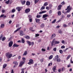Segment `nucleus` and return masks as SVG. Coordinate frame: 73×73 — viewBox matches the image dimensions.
I'll return each mask as SVG.
<instances>
[{"instance_id":"8","label":"nucleus","mask_w":73,"mask_h":73,"mask_svg":"<svg viewBox=\"0 0 73 73\" xmlns=\"http://www.w3.org/2000/svg\"><path fill=\"white\" fill-rule=\"evenodd\" d=\"M56 34L54 33L53 34H52L50 37L51 39H53V38H54V37H56Z\"/></svg>"},{"instance_id":"47","label":"nucleus","mask_w":73,"mask_h":73,"mask_svg":"<svg viewBox=\"0 0 73 73\" xmlns=\"http://www.w3.org/2000/svg\"><path fill=\"white\" fill-rule=\"evenodd\" d=\"M70 17V15H67V17H68V18H69Z\"/></svg>"},{"instance_id":"60","label":"nucleus","mask_w":73,"mask_h":73,"mask_svg":"<svg viewBox=\"0 0 73 73\" xmlns=\"http://www.w3.org/2000/svg\"><path fill=\"white\" fill-rule=\"evenodd\" d=\"M5 11L4 10L2 9V13H4L5 12Z\"/></svg>"},{"instance_id":"29","label":"nucleus","mask_w":73,"mask_h":73,"mask_svg":"<svg viewBox=\"0 0 73 73\" xmlns=\"http://www.w3.org/2000/svg\"><path fill=\"white\" fill-rule=\"evenodd\" d=\"M59 58V56H58V55H56L55 56V59H58V58Z\"/></svg>"},{"instance_id":"23","label":"nucleus","mask_w":73,"mask_h":73,"mask_svg":"<svg viewBox=\"0 0 73 73\" xmlns=\"http://www.w3.org/2000/svg\"><path fill=\"white\" fill-rule=\"evenodd\" d=\"M57 14L58 16H60L61 15V12L59 11L57 12Z\"/></svg>"},{"instance_id":"59","label":"nucleus","mask_w":73,"mask_h":73,"mask_svg":"<svg viewBox=\"0 0 73 73\" xmlns=\"http://www.w3.org/2000/svg\"><path fill=\"white\" fill-rule=\"evenodd\" d=\"M37 65V63L35 64L34 66V67H36Z\"/></svg>"},{"instance_id":"9","label":"nucleus","mask_w":73,"mask_h":73,"mask_svg":"<svg viewBox=\"0 0 73 73\" xmlns=\"http://www.w3.org/2000/svg\"><path fill=\"white\" fill-rule=\"evenodd\" d=\"M72 9V7H70L69 9L66 12V13H69V12H70V11H71Z\"/></svg>"},{"instance_id":"58","label":"nucleus","mask_w":73,"mask_h":73,"mask_svg":"<svg viewBox=\"0 0 73 73\" xmlns=\"http://www.w3.org/2000/svg\"><path fill=\"white\" fill-rule=\"evenodd\" d=\"M28 17L29 19V18H32V16L31 15H30L28 16Z\"/></svg>"},{"instance_id":"49","label":"nucleus","mask_w":73,"mask_h":73,"mask_svg":"<svg viewBox=\"0 0 73 73\" xmlns=\"http://www.w3.org/2000/svg\"><path fill=\"white\" fill-rule=\"evenodd\" d=\"M33 27H30V30H31V32H32V30H33Z\"/></svg>"},{"instance_id":"34","label":"nucleus","mask_w":73,"mask_h":73,"mask_svg":"<svg viewBox=\"0 0 73 73\" xmlns=\"http://www.w3.org/2000/svg\"><path fill=\"white\" fill-rule=\"evenodd\" d=\"M59 52L61 54H62L63 53V51L62 50H59Z\"/></svg>"},{"instance_id":"22","label":"nucleus","mask_w":73,"mask_h":73,"mask_svg":"<svg viewBox=\"0 0 73 73\" xmlns=\"http://www.w3.org/2000/svg\"><path fill=\"white\" fill-rule=\"evenodd\" d=\"M48 17V15L47 14H44L42 16L43 18H45Z\"/></svg>"},{"instance_id":"15","label":"nucleus","mask_w":73,"mask_h":73,"mask_svg":"<svg viewBox=\"0 0 73 73\" xmlns=\"http://www.w3.org/2000/svg\"><path fill=\"white\" fill-rule=\"evenodd\" d=\"M21 28V27H20L18 28L16 30L14 31V33H16L18 31H19V30H20Z\"/></svg>"},{"instance_id":"40","label":"nucleus","mask_w":73,"mask_h":73,"mask_svg":"<svg viewBox=\"0 0 73 73\" xmlns=\"http://www.w3.org/2000/svg\"><path fill=\"white\" fill-rule=\"evenodd\" d=\"M70 5L68 6L67 7V8L65 10L67 11V10H68V9L69 8H70Z\"/></svg>"},{"instance_id":"28","label":"nucleus","mask_w":73,"mask_h":73,"mask_svg":"<svg viewBox=\"0 0 73 73\" xmlns=\"http://www.w3.org/2000/svg\"><path fill=\"white\" fill-rule=\"evenodd\" d=\"M35 20H36V23H38V22H39V21H40V20L39 19H36Z\"/></svg>"},{"instance_id":"6","label":"nucleus","mask_w":73,"mask_h":73,"mask_svg":"<svg viewBox=\"0 0 73 73\" xmlns=\"http://www.w3.org/2000/svg\"><path fill=\"white\" fill-rule=\"evenodd\" d=\"M13 43L12 41H10V42L9 43V47H11V46H12Z\"/></svg>"},{"instance_id":"51","label":"nucleus","mask_w":73,"mask_h":73,"mask_svg":"<svg viewBox=\"0 0 73 73\" xmlns=\"http://www.w3.org/2000/svg\"><path fill=\"white\" fill-rule=\"evenodd\" d=\"M61 4L62 5H64L65 4V2L64 1H63L61 3Z\"/></svg>"},{"instance_id":"12","label":"nucleus","mask_w":73,"mask_h":73,"mask_svg":"<svg viewBox=\"0 0 73 73\" xmlns=\"http://www.w3.org/2000/svg\"><path fill=\"white\" fill-rule=\"evenodd\" d=\"M31 5V2L29 1H27L26 2V5L27 6H29Z\"/></svg>"},{"instance_id":"64","label":"nucleus","mask_w":73,"mask_h":73,"mask_svg":"<svg viewBox=\"0 0 73 73\" xmlns=\"http://www.w3.org/2000/svg\"><path fill=\"white\" fill-rule=\"evenodd\" d=\"M11 23H12V21L10 20L9 22V24H11Z\"/></svg>"},{"instance_id":"56","label":"nucleus","mask_w":73,"mask_h":73,"mask_svg":"<svg viewBox=\"0 0 73 73\" xmlns=\"http://www.w3.org/2000/svg\"><path fill=\"white\" fill-rule=\"evenodd\" d=\"M29 19V21L30 22H32V19L30 18Z\"/></svg>"},{"instance_id":"39","label":"nucleus","mask_w":73,"mask_h":73,"mask_svg":"<svg viewBox=\"0 0 73 73\" xmlns=\"http://www.w3.org/2000/svg\"><path fill=\"white\" fill-rule=\"evenodd\" d=\"M15 11H16V10H15V9H13L12 10L11 12H12V13H13L15 12Z\"/></svg>"},{"instance_id":"50","label":"nucleus","mask_w":73,"mask_h":73,"mask_svg":"<svg viewBox=\"0 0 73 73\" xmlns=\"http://www.w3.org/2000/svg\"><path fill=\"white\" fill-rule=\"evenodd\" d=\"M19 24H17L16 25V28H19Z\"/></svg>"},{"instance_id":"38","label":"nucleus","mask_w":73,"mask_h":73,"mask_svg":"<svg viewBox=\"0 0 73 73\" xmlns=\"http://www.w3.org/2000/svg\"><path fill=\"white\" fill-rule=\"evenodd\" d=\"M9 0H8L7 1H6L5 2V3H6L7 4H8L9 3Z\"/></svg>"},{"instance_id":"11","label":"nucleus","mask_w":73,"mask_h":73,"mask_svg":"<svg viewBox=\"0 0 73 73\" xmlns=\"http://www.w3.org/2000/svg\"><path fill=\"white\" fill-rule=\"evenodd\" d=\"M62 7V5H59L58 6V7L57 8V10H58V11H59V10H60V9H61V7Z\"/></svg>"},{"instance_id":"24","label":"nucleus","mask_w":73,"mask_h":73,"mask_svg":"<svg viewBox=\"0 0 73 73\" xmlns=\"http://www.w3.org/2000/svg\"><path fill=\"white\" fill-rule=\"evenodd\" d=\"M5 25L4 24H3L1 25V28H3L4 27Z\"/></svg>"},{"instance_id":"21","label":"nucleus","mask_w":73,"mask_h":73,"mask_svg":"<svg viewBox=\"0 0 73 73\" xmlns=\"http://www.w3.org/2000/svg\"><path fill=\"white\" fill-rule=\"evenodd\" d=\"M22 4V5H24L25 4V3H26V1L24 0V1H23L21 2Z\"/></svg>"},{"instance_id":"16","label":"nucleus","mask_w":73,"mask_h":73,"mask_svg":"<svg viewBox=\"0 0 73 73\" xmlns=\"http://www.w3.org/2000/svg\"><path fill=\"white\" fill-rule=\"evenodd\" d=\"M40 27L41 28H43L45 27V25L44 23L40 25Z\"/></svg>"},{"instance_id":"14","label":"nucleus","mask_w":73,"mask_h":73,"mask_svg":"<svg viewBox=\"0 0 73 73\" xmlns=\"http://www.w3.org/2000/svg\"><path fill=\"white\" fill-rule=\"evenodd\" d=\"M27 54H28V52L27 51H26L23 53V56H26V55H27Z\"/></svg>"},{"instance_id":"18","label":"nucleus","mask_w":73,"mask_h":73,"mask_svg":"<svg viewBox=\"0 0 73 73\" xmlns=\"http://www.w3.org/2000/svg\"><path fill=\"white\" fill-rule=\"evenodd\" d=\"M19 46V45L17 44H14L13 45V47H18Z\"/></svg>"},{"instance_id":"3","label":"nucleus","mask_w":73,"mask_h":73,"mask_svg":"<svg viewBox=\"0 0 73 73\" xmlns=\"http://www.w3.org/2000/svg\"><path fill=\"white\" fill-rule=\"evenodd\" d=\"M26 42L27 44H28L29 46H31V45L33 46L34 45V42H31L27 40L26 41Z\"/></svg>"},{"instance_id":"46","label":"nucleus","mask_w":73,"mask_h":73,"mask_svg":"<svg viewBox=\"0 0 73 73\" xmlns=\"http://www.w3.org/2000/svg\"><path fill=\"white\" fill-rule=\"evenodd\" d=\"M45 7H44V6H42V7L41 8V9H45Z\"/></svg>"},{"instance_id":"19","label":"nucleus","mask_w":73,"mask_h":73,"mask_svg":"<svg viewBox=\"0 0 73 73\" xmlns=\"http://www.w3.org/2000/svg\"><path fill=\"white\" fill-rule=\"evenodd\" d=\"M56 66H54L53 68H52V70L54 72H55L56 71Z\"/></svg>"},{"instance_id":"1","label":"nucleus","mask_w":73,"mask_h":73,"mask_svg":"<svg viewBox=\"0 0 73 73\" xmlns=\"http://www.w3.org/2000/svg\"><path fill=\"white\" fill-rule=\"evenodd\" d=\"M22 59L23 61H21L20 62L19 65V67H21L23 66V65L25 63V61L26 60V59L25 57H23L22 58Z\"/></svg>"},{"instance_id":"44","label":"nucleus","mask_w":73,"mask_h":73,"mask_svg":"<svg viewBox=\"0 0 73 73\" xmlns=\"http://www.w3.org/2000/svg\"><path fill=\"white\" fill-rule=\"evenodd\" d=\"M51 65H52V63H50L48 64V66H51Z\"/></svg>"},{"instance_id":"53","label":"nucleus","mask_w":73,"mask_h":73,"mask_svg":"<svg viewBox=\"0 0 73 73\" xmlns=\"http://www.w3.org/2000/svg\"><path fill=\"white\" fill-rule=\"evenodd\" d=\"M63 27H68V26H67V25H66V24H64L63 25Z\"/></svg>"},{"instance_id":"20","label":"nucleus","mask_w":73,"mask_h":73,"mask_svg":"<svg viewBox=\"0 0 73 73\" xmlns=\"http://www.w3.org/2000/svg\"><path fill=\"white\" fill-rule=\"evenodd\" d=\"M46 11H41L39 12V14H42V13H45L46 12Z\"/></svg>"},{"instance_id":"32","label":"nucleus","mask_w":73,"mask_h":73,"mask_svg":"<svg viewBox=\"0 0 73 73\" xmlns=\"http://www.w3.org/2000/svg\"><path fill=\"white\" fill-rule=\"evenodd\" d=\"M59 43H60L59 41H55V44H59Z\"/></svg>"},{"instance_id":"42","label":"nucleus","mask_w":73,"mask_h":73,"mask_svg":"<svg viewBox=\"0 0 73 73\" xmlns=\"http://www.w3.org/2000/svg\"><path fill=\"white\" fill-rule=\"evenodd\" d=\"M56 50H57V48L56 47H55L53 49V50L54 51V52H56Z\"/></svg>"},{"instance_id":"25","label":"nucleus","mask_w":73,"mask_h":73,"mask_svg":"<svg viewBox=\"0 0 73 73\" xmlns=\"http://www.w3.org/2000/svg\"><path fill=\"white\" fill-rule=\"evenodd\" d=\"M5 40H6V37H3L2 38V41H5Z\"/></svg>"},{"instance_id":"5","label":"nucleus","mask_w":73,"mask_h":73,"mask_svg":"<svg viewBox=\"0 0 73 73\" xmlns=\"http://www.w3.org/2000/svg\"><path fill=\"white\" fill-rule=\"evenodd\" d=\"M19 33L20 36H23L25 35V34L24 33L23 31L21 30L19 31Z\"/></svg>"},{"instance_id":"36","label":"nucleus","mask_w":73,"mask_h":73,"mask_svg":"<svg viewBox=\"0 0 73 73\" xmlns=\"http://www.w3.org/2000/svg\"><path fill=\"white\" fill-rule=\"evenodd\" d=\"M56 61L57 62H60V61H61V59L60 58H58L56 59Z\"/></svg>"},{"instance_id":"48","label":"nucleus","mask_w":73,"mask_h":73,"mask_svg":"<svg viewBox=\"0 0 73 73\" xmlns=\"http://www.w3.org/2000/svg\"><path fill=\"white\" fill-rule=\"evenodd\" d=\"M36 17H37V18H40V17L41 16L40 15H37L36 16Z\"/></svg>"},{"instance_id":"45","label":"nucleus","mask_w":73,"mask_h":73,"mask_svg":"<svg viewBox=\"0 0 73 73\" xmlns=\"http://www.w3.org/2000/svg\"><path fill=\"white\" fill-rule=\"evenodd\" d=\"M48 3L46 2V3H45L44 4V6H46L48 5Z\"/></svg>"},{"instance_id":"63","label":"nucleus","mask_w":73,"mask_h":73,"mask_svg":"<svg viewBox=\"0 0 73 73\" xmlns=\"http://www.w3.org/2000/svg\"><path fill=\"white\" fill-rule=\"evenodd\" d=\"M15 16V15L13 14V15L11 16L12 18H13V17Z\"/></svg>"},{"instance_id":"10","label":"nucleus","mask_w":73,"mask_h":73,"mask_svg":"<svg viewBox=\"0 0 73 73\" xmlns=\"http://www.w3.org/2000/svg\"><path fill=\"white\" fill-rule=\"evenodd\" d=\"M22 7H18L16 8V9H17L18 12H20L21 10Z\"/></svg>"},{"instance_id":"35","label":"nucleus","mask_w":73,"mask_h":73,"mask_svg":"<svg viewBox=\"0 0 73 73\" xmlns=\"http://www.w3.org/2000/svg\"><path fill=\"white\" fill-rule=\"evenodd\" d=\"M22 43H24V42H25V40L24 39V38H22Z\"/></svg>"},{"instance_id":"55","label":"nucleus","mask_w":73,"mask_h":73,"mask_svg":"<svg viewBox=\"0 0 73 73\" xmlns=\"http://www.w3.org/2000/svg\"><path fill=\"white\" fill-rule=\"evenodd\" d=\"M65 47L64 46H62L61 47V48L63 49V48H65Z\"/></svg>"},{"instance_id":"41","label":"nucleus","mask_w":73,"mask_h":73,"mask_svg":"<svg viewBox=\"0 0 73 73\" xmlns=\"http://www.w3.org/2000/svg\"><path fill=\"white\" fill-rule=\"evenodd\" d=\"M58 33H60V34H61L62 33V32L61 31V30H59V31H58Z\"/></svg>"},{"instance_id":"31","label":"nucleus","mask_w":73,"mask_h":73,"mask_svg":"<svg viewBox=\"0 0 73 73\" xmlns=\"http://www.w3.org/2000/svg\"><path fill=\"white\" fill-rule=\"evenodd\" d=\"M35 0V4H37L38 2V1H39V0Z\"/></svg>"},{"instance_id":"54","label":"nucleus","mask_w":73,"mask_h":73,"mask_svg":"<svg viewBox=\"0 0 73 73\" xmlns=\"http://www.w3.org/2000/svg\"><path fill=\"white\" fill-rule=\"evenodd\" d=\"M4 14H2V15H1L0 16V18L3 17H4Z\"/></svg>"},{"instance_id":"61","label":"nucleus","mask_w":73,"mask_h":73,"mask_svg":"<svg viewBox=\"0 0 73 73\" xmlns=\"http://www.w3.org/2000/svg\"><path fill=\"white\" fill-rule=\"evenodd\" d=\"M46 50L45 49H44L43 48H42V51H43V52H45V51Z\"/></svg>"},{"instance_id":"13","label":"nucleus","mask_w":73,"mask_h":73,"mask_svg":"<svg viewBox=\"0 0 73 73\" xmlns=\"http://www.w3.org/2000/svg\"><path fill=\"white\" fill-rule=\"evenodd\" d=\"M26 39H30V37H29V36L28 35H26L24 37Z\"/></svg>"},{"instance_id":"27","label":"nucleus","mask_w":73,"mask_h":73,"mask_svg":"<svg viewBox=\"0 0 73 73\" xmlns=\"http://www.w3.org/2000/svg\"><path fill=\"white\" fill-rule=\"evenodd\" d=\"M7 66V64H4L3 66V68H6Z\"/></svg>"},{"instance_id":"17","label":"nucleus","mask_w":73,"mask_h":73,"mask_svg":"<svg viewBox=\"0 0 73 73\" xmlns=\"http://www.w3.org/2000/svg\"><path fill=\"white\" fill-rule=\"evenodd\" d=\"M13 64H15V65H18V64H19L18 62H17V61L13 62Z\"/></svg>"},{"instance_id":"4","label":"nucleus","mask_w":73,"mask_h":73,"mask_svg":"<svg viewBox=\"0 0 73 73\" xmlns=\"http://www.w3.org/2000/svg\"><path fill=\"white\" fill-rule=\"evenodd\" d=\"M34 62H33V60L32 59H30L29 60V62L28 63L29 65H31V64H33Z\"/></svg>"},{"instance_id":"30","label":"nucleus","mask_w":73,"mask_h":73,"mask_svg":"<svg viewBox=\"0 0 73 73\" xmlns=\"http://www.w3.org/2000/svg\"><path fill=\"white\" fill-rule=\"evenodd\" d=\"M70 57H71V55H68L67 56V58H66L67 60H68V59H69V58H70Z\"/></svg>"},{"instance_id":"2","label":"nucleus","mask_w":73,"mask_h":73,"mask_svg":"<svg viewBox=\"0 0 73 73\" xmlns=\"http://www.w3.org/2000/svg\"><path fill=\"white\" fill-rule=\"evenodd\" d=\"M6 56H7V58H8V59L11 58L12 56V54H10V53L9 52H7L6 53Z\"/></svg>"},{"instance_id":"26","label":"nucleus","mask_w":73,"mask_h":73,"mask_svg":"<svg viewBox=\"0 0 73 73\" xmlns=\"http://www.w3.org/2000/svg\"><path fill=\"white\" fill-rule=\"evenodd\" d=\"M53 55H50L48 58L49 60H51V59H52L53 58Z\"/></svg>"},{"instance_id":"52","label":"nucleus","mask_w":73,"mask_h":73,"mask_svg":"<svg viewBox=\"0 0 73 73\" xmlns=\"http://www.w3.org/2000/svg\"><path fill=\"white\" fill-rule=\"evenodd\" d=\"M2 37H3V35H1V36H0V40H2Z\"/></svg>"},{"instance_id":"62","label":"nucleus","mask_w":73,"mask_h":73,"mask_svg":"<svg viewBox=\"0 0 73 73\" xmlns=\"http://www.w3.org/2000/svg\"><path fill=\"white\" fill-rule=\"evenodd\" d=\"M67 66L68 68H69L70 67V66H71V65H70V64L69 65H68Z\"/></svg>"},{"instance_id":"43","label":"nucleus","mask_w":73,"mask_h":73,"mask_svg":"<svg viewBox=\"0 0 73 73\" xmlns=\"http://www.w3.org/2000/svg\"><path fill=\"white\" fill-rule=\"evenodd\" d=\"M68 49H69V48H67L66 49L64 50L63 51L64 52H66V51L67 50H68Z\"/></svg>"},{"instance_id":"57","label":"nucleus","mask_w":73,"mask_h":73,"mask_svg":"<svg viewBox=\"0 0 73 73\" xmlns=\"http://www.w3.org/2000/svg\"><path fill=\"white\" fill-rule=\"evenodd\" d=\"M53 45H55V44H54V43H51V46H53Z\"/></svg>"},{"instance_id":"33","label":"nucleus","mask_w":73,"mask_h":73,"mask_svg":"<svg viewBox=\"0 0 73 73\" xmlns=\"http://www.w3.org/2000/svg\"><path fill=\"white\" fill-rule=\"evenodd\" d=\"M56 21V19H54L52 22V24H54V23H55V22Z\"/></svg>"},{"instance_id":"37","label":"nucleus","mask_w":73,"mask_h":73,"mask_svg":"<svg viewBox=\"0 0 73 73\" xmlns=\"http://www.w3.org/2000/svg\"><path fill=\"white\" fill-rule=\"evenodd\" d=\"M40 36V34H35V37H38Z\"/></svg>"},{"instance_id":"7","label":"nucleus","mask_w":73,"mask_h":73,"mask_svg":"<svg viewBox=\"0 0 73 73\" xmlns=\"http://www.w3.org/2000/svg\"><path fill=\"white\" fill-rule=\"evenodd\" d=\"M31 11V9L29 8L27 9H25V13H28Z\"/></svg>"}]
</instances>
